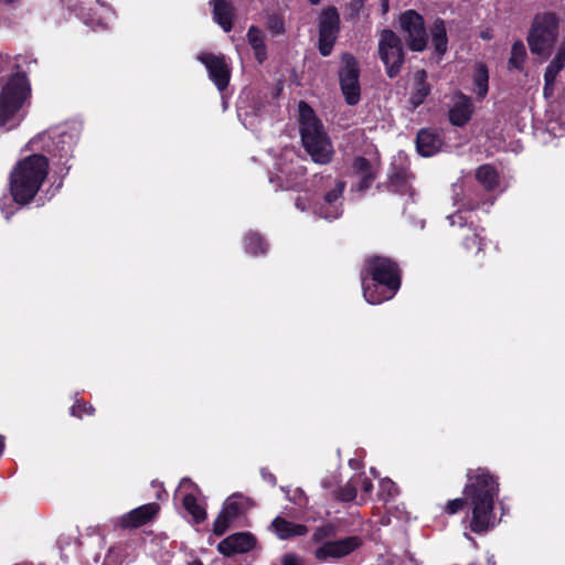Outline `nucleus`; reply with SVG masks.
<instances>
[{
  "label": "nucleus",
  "mask_w": 565,
  "mask_h": 565,
  "mask_svg": "<svg viewBox=\"0 0 565 565\" xmlns=\"http://www.w3.org/2000/svg\"><path fill=\"white\" fill-rule=\"evenodd\" d=\"M499 493V484L484 469L468 473L465 494L472 504L471 531L482 533L494 526L493 504Z\"/></svg>",
  "instance_id": "1"
},
{
  "label": "nucleus",
  "mask_w": 565,
  "mask_h": 565,
  "mask_svg": "<svg viewBox=\"0 0 565 565\" xmlns=\"http://www.w3.org/2000/svg\"><path fill=\"white\" fill-rule=\"evenodd\" d=\"M49 173V161L42 154L28 156L10 172V192L15 203L28 204L40 191Z\"/></svg>",
  "instance_id": "2"
},
{
  "label": "nucleus",
  "mask_w": 565,
  "mask_h": 565,
  "mask_svg": "<svg viewBox=\"0 0 565 565\" xmlns=\"http://www.w3.org/2000/svg\"><path fill=\"white\" fill-rule=\"evenodd\" d=\"M366 270L375 282L387 289V294L374 296L371 287L364 286L365 300L371 305H377L393 298L401 285L397 266L387 258L371 257L366 262Z\"/></svg>",
  "instance_id": "3"
},
{
  "label": "nucleus",
  "mask_w": 565,
  "mask_h": 565,
  "mask_svg": "<svg viewBox=\"0 0 565 565\" xmlns=\"http://www.w3.org/2000/svg\"><path fill=\"white\" fill-rule=\"evenodd\" d=\"M30 94L29 82L23 74H15L8 78L0 89V126L6 125Z\"/></svg>",
  "instance_id": "4"
},
{
  "label": "nucleus",
  "mask_w": 565,
  "mask_h": 565,
  "mask_svg": "<svg viewBox=\"0 0 565 565\" xmlns=\"http://www.w3.org/2000/svg\"><path fill=\"white\" fill-rule=\"evenodd\" d=\"M558 36V21L552 13L534 18L527 42L533 54H548Z\"/></svg>",
  "instance_id": "5"
},
{
  "label": "nucleus",
  "mask_w": 565,
  "mask_h": 565,
  "mask_svg": "<svg viewBox=\"0 0 565 565\" xmlns=\"http://www.w3.org/2000/svg\"><path fill=\"white\" fill-rule=\"evenodd\" d=\"M379 55L385 65L388 77L397 76L404 63V51L401 39L393 31H382L379 41Z\"/></svg>",
  "instance_id": "6"
},
{
  "label": "nucleus",
  "mask_w": 565,
  "mask_h": 565,
  "mask_svg": "<svg viewBox=\"0 0 565 565\" xmlns=\"http://www.w3.org/2000/svg\"><path fill=\"white\" fill-rule=\"evenodd\" d=\"M360 68L356 60L350 55L342 56V66L339 71V81L347 104L356 105L361 97Z\"/></svg>",
  "instance_id": "7"
},
{
  "label": "nucleus",
  "mask_w": 565,
  "mask_h": 565,
  "mask_svg": "<svg viewBox=\"0 0 565 565\" xmlns=\"http://www.w3.org/2000/svg\"><path fill=\"white\" fill-rule=\"evenodd\" d=\"M398 21L409 49L423 51L427 45V33L423 17L414 10H407L399 15Z\"/></svg>",
  "instance_id": "8"
},
{
  "label": "nucleus",
  "mask_w": 565,
  "mask_h": 565,
  "mask_svg": "<svg viewBox=\"0 0 565 565\" xmlns=\"http://www.w3.org/2000/svg\"><path fill=\"white\" fill-rule=\"evenodd\" d=\"M252 507V501L241 493H235L226 499L221 513L214 521L213 532L222 535L231 523Z\"/></svg>",
  "instance_id": "9"
},
{
  "label": "nucleus",
  "mask_w": 565,
  "mask_h": 565,
  "mask_svg": "<svg viewBox=\"0 0 565 565\" xmlns=\"http://www.w3.org/2000/svg\"><path fill=\"white\" fill-rule=\"evenodd\" d=\"M340 17L335 8L324 9L319 17V51L328 56L339 32Z\"/></svg>",
  "instance_id": "10"
},
{
  "label": "nucleus",
  "mask_w": 565,
  "mask_h": 565,
  "mask_svg": "<svg viewBox=\"0 0 565 565\" xmlns=\"http://www.w3.org/2000/svg\"><path fill=\"white\" fill-rule=\"evenodd\" d=\"M362 544L359 536H348L337 541H326L315 552V558L319 562L339 559L358 550Z\"/></svg>",
  "instance_id": "11"
},
{
  "label": "nucleus",
  "mask_w": 565,
  "mask_h": 565,
  "mask_svg": "<svg viewBox=\"0 0 565 565\" xmlns=\"http://www.w3.org/2000/svg\"><path fill=\"white\" fill-rule=\"evenodd\" d=\"M380 161L377 157L370 159L359 157L352 164V177L354 178L353 189L364 191L371 186L379 172Z\"/></svg>",
  "instance_id": "12"
},
{
  "label": "nucleus",
  "mask_w": 565,
  "mask_h": 565,
  "mask_svg": "<svg viewBox=\"0 0 565 565\" xmlns=\"http://www.w3.org/2000/svg\"><path fill=\"white\" fill-rule=\"evenodd\" d=\"M198 58L205 65L210 78L218 90L225 89L231 77V70L225 57L214 54H201Z\"/></svg>",
  "instance_id": "13"
},
{
  "label": "nucleus",
  "mask_w": 565,
  "mask_h": 565,
  "mask_svg": "<svg viewBox=\"0 0 565 565\" xmlns=\"http://www.w3.org/2000/svg\"><path fill=\"white\" fill-rule=\"evenodd\" d=\"M301 125V141H323L324 131L312 108L305 102L298 105Z\"/></svg>",
  "instance_id": "14"
},
{
  "label": "nucleus",
  "mask_w": 565,
  "mask_h": 565,
  "mask_svg": "<svg viewBox=\"0 0 565 565\" xmlns=\"http://www.w3.org/2000/svg\"><path fill=\"white\" fill-rule=\"evenodd\" d=\"M412 179L413 177L408 171L405 159L398 156L392 163L388 172V189L399 194H412Z\"/></svg>",
  "instance_id": "15"
},
{
  "label": "nucleus",
  "mask_w": 565,
  "mask_h": 565,
  "mask_svg": "<svg viewBox=\"0 0 565 565\" xmlns=\"http://www.w3.org/2000/svg\"><path fill=\"white\" fill-rule=\"evenodd\" d=\"M256 537L249 532H238L228 535L217 545V551L225 555L248 553L256 546Z\"/></svg>",
  "instance_id": "16"
},
{
  "label": "nucleus",
  "mask_w": 565,
  "mask_h": 565,
  "mask_svg": "<svg viewBox=\"0 0 565 565\" xmlns=\"http://www.w3.org/2000/svg\"><path fill=\"white\" fill-rule=\"evenodd\" d=\"M159 512L157 503L143 504L131 510L119 519V524L124 529L139 527L150 522Z\"/></svg>",
  "instance_id": "17"
},
{
  "label": "nucleus",
  "mask_w": 565,
  "mask_h": 565,
  "mask_svg": "<svg viewBox=\"0 0 565 565\" xmlns=\"http://www.w3.org/2000/svg\"><path fill=\"white\" fill-rule=\"evenodd\" d=\"M473 111L472 99L462 93H458L454 96V105L449 110V120L455 126H465L472 117Z\"/></svg>",
  "instance_id": "18"
},
{
  "label": "nucleus",
  "mask_w": 565,
  "mask_h": 565,
  "mask_svg": "<svg viewBox=\"0 0 565 565\" xmlns=\"http://www.w3.org/2000/svg\"><path fill=\"white\" fill-rule=\"evenodd\" d=\"M271 529L280 540H289L297 536H303L308 533V527L306 525L287 521L280 516H277L273 520Z\"/></svg>",
  "instance_id": "19"
},
{
  "label": "nucleus",
  "mask_w": 565,
  "mask_h": 565,
  "mask_svg": "<svg viewBox=\"0 0 565 565\" xmlns=\"http://www.w3.org/2000/svg\"><path fill=\"white\" fill-rule=\"evenodd\" d=\"M82 132V124L78 121H67L58 126L49 128L40 135L41 139H78Z\"/></svg>",
  "instance_id": "20"
},
{
  "label": "nucleus",
  "mask_w": 565,
  "mask_h": 565,
  "mask_svg": "<svg viewBox=\"0 0 565 565\" xmlns=\"http://www.w3.org/2000/svg\"><path fill=\"white\" fill-rule=\"evenodd\" d=\"M344 191V182L338 181L334 189L329 191L324 196V204L320 207L319 213L324 218H337L341 214V207L335 203Z\"/></svg>",
  "instance_id": "21"
},
{
  "label": "nucleus",
  "mask_w": 565,
  "mask_h": 565,
  "mask_svg": "<svg viewBox=\"0 0 565 565\" xmlns=\"http://www.w3.org/2000/svg\"><path fill=\"white\" fill-rule=\"evenodd\" d=\"M565 66V52L559 51L556 56L553 58V61L547 66L545 74H544V95L546 97L551 96L554 90V83L556 79L557 74L563 70Z\"/></svg>",
  "instance_id": "22"
},
{
  "label": "nucleus",
  "mask_w": 565,
  "mask_h": 565,
  "mask_svg": "<svg viewBox=\"0 0 565 565\" xmlns=\"http://www.w3.org/2000/svg\"><path fill=\"white\" fill-rule=\"evenodd\" d=\"M214 21L225 31L232 29L233 6L225 0H212Z\"/></svg>",
  "instance_id": "23"
},
{
  "label": "nucleus",
  "mask_w": 565,
  "mask_h": 565,
  "mask_svg": "<svg viewBox=\"0 0 565 565\" xmlns=\"http://www.w3.org/2000/svg\"><path fill=\"white\" fill-rule=\"evenodd\" d=\"M472 92L477 99L482 100L489 92V72L484 64L478 63L472 74Z\"/></svg>",
  "instance_id": "24"
},
{
  "label": "nucleus",
  "mask_w": 565,
  "mask_h": 565,
  "mask_svg": "<svg viewBox=\"0 0 565 565\" xmlns=\"http://www.w3.org/2000/svg\"><path fill=\"white\" fill-rule=\"evenodd\" d=\"M302 147L305 153L316 163H328L333 156L332 143H302Z\"/></svg>",
  "instance_id": "25"
},
{
  "label": "nucleus",
  "mask_w": 565,
  "mask_h": 565,
  "mask_svg": "<svg viewBox=\"0 0 565 565\" xmlns=\"http://www.w3.org/2000/svg\"><path fill=\"white\" fill-rule=\"evenodd\" d=\"M427 74L424 70H419L414 74V92L411 100L414 106L420 105L430 92L429 85L426 83Z\"/></svg>",
  "instance_id": "26"
},
{
  "label": "nucleus",
  "mask_w": 565,
  "mask_h": 565,
  "mask_svg": "<svg viewBox=\"0 0 565 565\" xmlns=\"http://www.w3.org/2000/svg\"><path fill=\"white\" fill-rule=\"evenodd\" d=\"M247 38L250 46L254 50L257 61L259 63L264 62L266 60V46L264 43L263 32L255 26H250L247 32Z\"/></svg>",
  "instance_id": "27"
},
{
  "label": "nucleus",
  "mask_w": 565,
  "mask_h": 565,
  "mask_svg": "<svg viewBox=\"0 0 565 565\" xmlns=\"http://www.w3.org/2000/svg\"><path fill=\"white\" fill-rule=\"evenodd\" d=\"M431 39L435 52L443 56L447 51V33L444 21H436L431 29Z\"/></svg>",
  "instance_id": "28"
},
{
  "label": "nucleus",
  "mask_w": 565,
  "mask_h": 565,
  "mask_svg": "<svg viewBox=\"0 0 565 565\" xmlns=\"http://www.w3.org/2000/svg\"><path fill=\"white\" fill-rule=\"evenodd\" d=\"M476 178L489 191L499 186V174L489 164L481 166L476 172Z\"/></svg>",
  "instance_id": "29"
},
{
  "label": "nucleus",
  "mask_w": 565,
  "mask_h": 565,
  "mask_svg": "<svg viewBox=\"0 0 565 565\" xmlns=\"http://www.w3.org/2000/svg\"><path fill=\"white\" fill-rule=\"evenodd\" d=\"M526 60V50L521 41L513 43L511 54L508 61V68L510 71H522Z\"/></svg>",
  "instance_id": "30"
},
{
  "label": "nucleus",
  "mask_w": 565,
  "mask_h": 565,
  "mask_svg": "<svg viewBox=\"0 0 565 565\" xmlns=\"http://www.w3.org/2000/svg\"><path fill=\"white\" fill-rule=\"evenodd\" d=\"M184 509L193 516L196 523L202 522L206 518L205 510L198 503L196 495L186 493L182 500Z\"/></svg>",
  "instance_id": "31"
},
{
  "label": "nucleus",
  "mask_w": 565,
  "mask_h": 565,
  "mask_svg": "<svg viewBox=\"0 0 565 565\" xmlns=\"http://www.w3.org/2000/svg\"><path fill=\"white\" fill-rule=\"evenodd\" d=\"M245 245H246V250L254 255L263 254L266 252V248H267L263 238L254 233L246 236Z\"/></svg>",
  "instance_id": "32"
},
{
  "label": "nucleus",
  "mask_w": 565,
  "mask_h": 565,
  "mask_svg": "<svg viewBox=\"0 0 565 565\" xmlns=\"http://www.w3.org/2000/svg\"><path fill=\"white\" fill-rule=\"evenodd\" d=\"M104 12H105V17H103V19H95L93 17H85L84 18V23L92 26L93 29H97V28H106L111 15H113V12L110 11V9L106 8L105 6H102Z\"/></svg>",
  "instance_id": "33"
},
{
  "label": "nucleus",
  "mask_w": 565,
  "mask_h": 565,
  "mask_svg": "<svg viewBox=\"0 0 565 565\" xmlns=\"http://www.w3.org/2000/svg\"><path fill=\"white\" fill-rule=\"evenodd\" d=\"M200 492L198 486L193 483L190 479H182L179 483V487L175 491V495L183 500V495L186 493H191L192 495H198Z\"/></svg>",
  "instance_id": "34"
},
{
  "label": "nucleus",
  "mask_w": 565,
  "mask_h": 565,
  "mask_svg": "<svg viewBox=\"0 0 565 565\" xmlns=\"http://www.w3.org/2000/svg\"><path fill=\"white\" fill-rule=\"evenodd\" d=\"M333 535V527L331 525H322L315 530L312 534V541L318 544H322L326 541H329Z\"/></svg>",
  "instance_id": "35"
},
{
  "label": "nucleus",
  "mask_w": 565,
  "mask_h": 565,
  "mask_svg": "<svg viewBox=\"0 0 565 565\" xmlns=\"http://www.w3.org/2000/svg\"><path fill=\"white\" fill-rule=\"evenodd\" d=\"M415 148L422 157H431L440 151L439 143H415Z\"/></svg>",
  "instance_id": "36"
},
{
  "label": "nucleus",
  "mask_w": 565,
  "mask_h": 565,
  "mask_svg": "<svg viewBox=\"0 0 565 565\" xmlns=\"http://www.w3.org/2000/svg\"><path fill=\"white\" fill-rule=\"evenodd\" d=\"M267 26L274 34L284 32V20L281 17L273 14L267 19Z\"/></svg>",
  "instance_id": "37"
},
{
  "label": "nucleus",
  "mask_w": 565,
  "mask_h": 565,
  "mask_svg": "<svg viewBox=\"0 0 565 565\" xmlns=\"http://www.w3.org/2000/svg\"><path fill=\"white\" fill-rule=\"evenodd\" d=\"M356 497L355 479H351L349 483L341 490L340 499L342 501H351Z\"/></svg>",
  "instance_id": "38"
},
{
  "label": "nucleus",
  "mask_w": 565,
  "mask_h": 565,
  "mask_svg": "<svg viewBox=\"0 0 565 565\" xmlns=\"http://www.w3.org/2000/svg\"><path fill=\"white\" fill-rule=\"evenodd\" d=\"M380 488L382 493H386L387 498H391L396 494V487L395 483L390 479H383L380 482Z\"/></svg>",
  "instance_id": "39"
},
{
  "label": "nucleus",
  "mask_w": 565,
  "mask_h": 565,
  "mask_svg": "<svg viewBox=\"0 0 565 565\" xmlns=\"http://www.w3.org/2000/svg\"><path fill=\"white\" fill-rule=\"evenodd\" d=\"M93 411L94 409L92 406H87L86 404H76V405L72 406L71 414L73 416L82 417L83 413L92 415Z\"/></svg>",
  "instance_id": "40"
},
{
  "label": "nucleus",
  "mask_w": 565,
  "mask_h": 565,
  "mask_svg": "<svg viewBox=\"0 0 565 565\" xmlns=\"http://www.w3.org/2000/svg\"><path fill=\"white\" fill-rule=\"evenodd\" d=\"M465 505V500L463 499H454L451 501H449L446 505V512L449 513V514H455L457 513L459 510H461Z\"/></svg>",
  "instance_id": "41"
},
{
  "label": "nucleus",
  "mask_w": 565,
  "mask_h": 565,
  "mask_svg": "<svg viewBox=\"0 0 565 565\" xmlns=\"http://www.w3.org/2000/svg\"><path fill=\"white\" fill-rule=\"evenodd\" d=\"M353 479H355V484L360 483L361 489L364 491L365 494H369L372 491L373 484L371 480H369L366 477H362L361 475H359Z\"/></svg>",
  "instance_id": "42"
},
{
  "label": "nucleus",
  "mask_w": 565,
  "mask_h": 565,
  "mask_svg": "<svg viewBox=\"0 0 565 565\" xmlns=\"http://www.w3.org/2000/svg\"><path fill=\"white\" fill-rule=\"evenodd\" d=\"M371 287V290L374 296H382L384 294H387V289L385 287H382L377 282L373 280L372 285H369Z\"/></svg>",
  "instance_id": "43"
},
{
  "label": "nucleus",
  "mask_w": 565,
  "mask_h": 565,
  "mask_svg": "<svg viewBox=\"0 0 565 565\" xmlns=\"http://www.w3.org/2000/svg\"><path fill=\"white\" fill-rule=\"evenodd\" d=\"M282 565H300V559L294 554H288L282 557Z\"/></svg>",
  "instance_id": "44"
},
{
  "label": "nucleus",
  "mask_w": 565,
  "mask_h": 565,
  "mask_svg": "<svg viewBox=\"0 0 565 565\" xmlns=\"http://www.w3.org/2000/svg\"><path fill=\"white\" fill-rule=\"evenodd\" d=\"M431 135L427 130H420L417 134L416 141H426L427 138H430Z\"/></svg>",
  "instance_id": "45"
},
{
  "label": "nucleus",
  "mask_w": 565,
  "mask_h": 565,
  "mask_svg": "<svg viewBox=\"0 0 565 565\" xmlns=\"http://www.w3.org/2000/svg\"><path fill=\"white\" fill-rule=\"evenodd\" d=\"M477 239H478V245H480V241L481 239L479 237V234L473 233L472 238H471L472 243L476 244ZM469 243H470V238H467L466 242H465V245H466L467 248H470V244Z\"/></svg>",
  "instance_id": "46"
},
{
  "label": "nucleus",
  "mask_w": 565,
  "mask_h": 565,
  "mask_svg": "<svg viewBox=\"0 0 565 565\" xmlns=\"http://www.w3.org/2000/svg\"><path fill=\"white\" fill-rule=\"evenodd\" d=\"M296 205L298 209H300L301 211H305L306 210V205L305 203H302V200L301 199H298L297 202H296Z\"/></svg>",
  "instance_id": "47"
},
{
  "label": "nucleus",
  "mask_w": 565,
  "mask_h": 565,
  "mask_svg": "<svg viewBox=\"0 0 565 565\" xmlns=\"http://www.w3.org/2000/svg\"><path fill=\"white\" fill-rule=\"evenodd\" d=\"M383 12L386 13L388 11V0H381Z\"/></svg>",
  "instance_id": "48"
},
{
  "label": "nucleus",
  "mask_w": 565,
  "mask_h": 565,
  "mask_svg": "<svg viewBox=\"0 0 565 565\" xmlns=\"http://www.w3.org/2000/svg\"><path fill=\"white\" fill-rule=\"evenodd\" d=\"M456 217L461 218L459 215H452V216L450 217V223H451V225H455V223H456L455 218H456Z\"/></svg>",
  "instance_id": "49"
},
{
  "label": "nucleus",
  "mask_w": 565,
  "mask_h": 565,
  "mask_svg": "<svg viewBox=\"0 0 565 565\" xmlns=\"http://www.w3.org/2000/svg\"><path fill=\"white\" fill-rule=\"evenodd\" d=\"M188 565H203L202 562L200 561H192L191 563H189Z\"/></svg>",
  "instance_id": "50"
},
{
  "label": "nucleus",
  "mask_w": 565,
  "mask_h": 565,
  "mask_svg": "<svg viewBox=\"0 0 565 565\" xmlns=\"http://www.w3.org/2000/svg\"><path fill=\"white\" fill-rule=\"evenodd\" d=\"M3 446H4V444H3V439H2V437L0 436V454H1V452H2V450H3Z\"/></svg>",
  "instance_id": "51"
},
{
  "label": "nucleus",
  "mask_w": 565,
  "mask_h": 565,
  "mask_svg": "<svg viewBox=\"0 0 565 565\" xmlns=\"http://www.w3.org/2000/svg\"><path fill=\"white\" fill-rule=\"evenodd\" d=\"M311 4H319L321 0H309Z\"/></svg>",
  "instance_id": "52"
},
{
  "label": "nucleus",
  "mask_w": 565,
  "mask_h": 565,
  "mask_svg": "<svg viewBox=\"0 0 565 565\" xmlns=\"http://www.w3.org/2000/svg\"><path fill=\"white\" fill-rule=\"evenodd\" d=\"M482 38L489 40L490 35L488 33H482Z\"/></svg>",
  "instance_id": "53"
},
{
  "label": "nucleus",
  "mask_w": 565,
  "mask_h": 565,
  "mask_svg": "<svg viewBox=\"0 0 565 565\" xmlns=\"http://www.w3.org/2000/svg\"><path fill=\"white\" fill-rule=\"evenodd\" d=\"M268 480H271L274 482V477L273 476H269L268 477Z\"/></svg>",
  "instance_id": "54"
},
{
  "label": "nucleus",
  "mask_w": 565,
  "mask_h": 565,
  "mask_svg": "<svg viewBox=\"0 0 565 565\" xmlns=\"http://www.w3.org/2000/svg\"><path fill=\"white\" fill-rule=\"evenodd\" d=\"M268 480H271L274 482V477L273 476H269L268 477Z\"/></svg>",
  "instance_id": "55"
},
{
  "label": "nucleus",
  "mask_w": 565,
  "mask_h": 565,
  "mask_svg": "<svg viewBox=\"0 0 565 565\" xmlns=\"http://www.w3.org/2000/svg\"><path fill=\"white\" fill-rule=\"evenodd\" d=\"M4 1H6V2H8V3H11V2H13L14 0H4Z\"/></svg>",
  "instance_id": "56"
}]
</instances>
